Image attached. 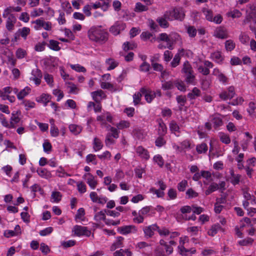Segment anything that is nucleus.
<instances>
[{"mask_svg": "<svg viewBox=\"0 0 256 256\" xmlns=\"http://www.w3.org/2000/svg\"><path fill=\"white\" fill-rule=\"evenodd\" d=\"M108 32L102 26H93L88 31V36L90 40L98 44H104L108 40Z\"/></svg>", "mask_w": 256, "mask_h": 256, "instance_id": "obj_1", "label": "nucleus"}, {"mask_svg": "<svg viewBox=\"0 0 256 256\" xmlns=\"http://www.w3.org/2000/svg\"><path fill=\"white\" fill-rule=\"evenodd\" d=\"M72 232H74L76 235L78 236H89L91 234V232L88 230L86 227L78 225H76L74 227Z\"/></svg>", "mask_w": 256, "mask_h": 256, "instance_id": "obj_2", "label": "nucleus"}, {"mask_svg": "<svg viewBox=\"0 0 256 256\" xmlns=\"http://www.w3.org/2000/svg\"><path fill=\"white\" fill-rule=\"evenodd\" d=\"M126 25L122 22H116L110 28V32L114 36L120 34V32L124 30Z\"/></svg>", "mask_w": 256, "mask_h": 256, "instance_id": "obj_3", "label": "nucleus"}, {"mask_svg": "<svg viewBox=\"0 0 256 256\" xmlns=\"http://www.w3.org/2000/svg\"><path fill=\"white\" fill-rule=\"evenodd\" d=\"M250 12L244 20V24H246L252 20L256 24V5H252L250 6Z\"/></svg>", "mask_w": 256, "mask_h": 256, "instance_id": "obj_4", "label": "nucleus"}, {"mask_svg": "<svg viewBox=\"0 0 256 256\" xmlns=\"http://www.w3.org/2000/svg\"><path fill=\"white\" fill-rule=\"evenodd\" d=\"M170 14L174 17L176 20H180V21L184 19L185 14L182 8H174L172 11L170 12Z\"/></svg>", "mask_w": 256, "mask_h": 256, "instance_id": "obj_5", "label": "nucleus"}, {"mask_svg": "<svg viewBox=\"0 0 256 256\" xmlns=\"http://www.w3.org/2000/svg\"><path fill=\"white\" fill-rule=\"evenodd\" d=\"M158 228L156 224H152L144 228V232L147 238H151L154 234V232Z\"/></svg>", "mask_w": 256, "mask_h": 256, "instance_id": "obj_6", "label": "nucleus"}, {"mask_svg": "<svg viewBox=\"0 0 256 256\" xmlns=\"http://www.w3.org/2000/svg\"><path fill=\"white\" fill-rule=\"evenodd\" d=\"M119 230L122 234H127L130 233H136L137 232V228L134 226L130 225L120 227Z\"/></svg>", "mask_w": 256, "mask_h": 256, "instance_id": "obj_7", "label": "nucleus"}, {"mask_svg": "<svg viewBox=\"0 0 256 256\" xmlns=\"http://www.w3.org/2000/svg\"><path fill=\"white\" fill-rule=\"evenodd\" d=\"M214 36L221 39L226 38L228 37L226 30L221 26L216 29L214 32Z\"/></svg>", "mask_w": 256, "mask_h": 256, "instance_id": "obj_8", "label": "nucleus"}, {"mask_svg": "<svg viewBox=\"0 0 256 256\" xmlns=\"http://www.w3.org/2000/svg\"><path fill=\"white\" fill-rule=\"evenodd\" d=\"M230 176L229 177L230 182L234 186L238 184L240 182L241 176L238 174H235L233 170L230 171Z\"/></svg>", "mask_w": 256, "mask_h": 256, "instance_id": "obj_9", "label": "nucleus"}, {"mask_svg": "<svg viewBox=\"0 0 256 256\" xmlns=\"http://www.w3.org/2000/svg\"><path fill=\"white\" fill-rule=\"evenodd\" d=\"M33 23L36 24V25L40 28L42 27L44 30H50L52 28L51 23L48 22H46L42 19L36 20Z\"/></svg>", "mask_w": 256, "mask_h": 256, "instance_id": "obj_10", "label": "nucleus"}, {"mask_svg": "<svg viewBox=\"0 0 256 256\" xmlns=\"http://www.w3.org/2000/svg\"><path fill=\"white\" fill-rule=\"evenodd\" d=\"M16 22V17L13 14H10L8 18L6 23L7 30L9 31L12 30Z\"/></svg>", "mask_w": 256, "mask_h": 256, "instance_id": "obj_11", "label": "nucleus"}, {"mask_svg": "<svg viewBox=\"0 0 256 256\" xmlns=\"http://www.w3.org/2000/svg\"><path fill=\"white\" fill-rule=\"evenodd\" d=\"M158 134L160 136H164L167 132L166 126L162 119L158 120Z\"/></svg>", "mask_w": 256, "mask_h": 256, "instance_id": "obj_12", "label": "nucleus"}, {"mask_svg": "<svg viewBox=\"0 0 256 256\" xmlns=\"http://www.w3.org/2000/svg\"><path fill=\"white\" fill-rule=\"evenodd\" d=\"M166 18L172 20V19L168 17V12L164 14V17L158 18L156 20L161 27L166 28L168 26V23L166 20Z\"/></svg>", "mask_w": 256, "mask_h": 256, "instance_id": "obj_13", "label": "nucleus"}, {"mask_svg": "<svg viewBox=\"0 0 256 256\" xmlns=\"http://www.w3.org/2000/svg\"><path fill=\"white\" fill-rule=\"evenodd\" d=\"M84 176H88L87 183L92 188L94 189L98 184L97 182L94 180V176L90 173L85 174Z\"/></svg>", "mask_w": 256, "mask_h": 256, "instance_id": "obj_14", "label": "nucleus"}, {"mask_svg": "<svg viewBox=\"0 0 256 256\" xmlns=\"http://www.w3.org/2000/svg\"><path fill=\"white\" fill-rule=\"evenodd\" d=\"M136 152L142 158L148 160L150 156L148 153L146 149L142 146H139L136 148Z\"/></svg>", "mask_w": 256, "mask_h": 256, "instance_id": "obj_15", "label": "nucleus"}, {"mask_svg": "<svg viewBox=\"0 0 256 256\" xmlns=\"http://www.w3.org/2000/svg\"><path fill=\"white\" fill-rule=\"evenodd\" d=\"M140 92L144 96L146 100L148 102H150L154 98L152 92H148L147 90L144 88H140Z\"/></svg>", "mask_w": 256, "mask_h": 256, "instance_id": "obj_16", "label": "nucleus"}, {"mask_svg": "<svg viewBox=\"0 0 256 256\" xmlns=\"http://www.w3.org/2000/svg\"><path fill=\"white\" fill-rule=\"evenodd\" d=\"M182 72L184 74H186L188 73L190 74V72H194V70H192V68L191 64L188 61H186L183 65L182 68Z\"/></svg>", "mask_w": 256, "mask_h": 256, "instance_id": "obj_17", "label": "nucleus"}, {"mask_svg": "<svg viewBox=\"0 0 256 256\" xmlns=\"http://www.w3.org/2000/svg\"><path fill=\"white\" fill-rule=\"evenodd\" d=\"M200 90L196 87H194L192 92L188 93L187 95L188 98L190 100L195 99L196 98L200 96Z\"/></svg>", "mask_w": 256, "mask_h": 256, "instance_id": "obj_18", "label": "nucleus"}, {"mask_svg": "<svg viewBox=\"0 0 256 256\" xmlns=\"http://www.w3.org/2000/svg\"><path fill=\"white\" fill-rule=\"evenodd\" d=\"M69 129L70 132L74 135L80 134L82 130V128L80 126L74 124H70Z\"/></svg>", "mask_w": 256, "mask_h": 256, "instance_id": "obj_19", "label": "nucleus"}, {"mask_svg": "<svg viewBox=\"0 0 256 256\" xmlns=\"http://www.w3.org/2000/svg\"><path fill=\"white\" fill-rule=\"evenodd\" d=\"M30 30L26 27H24L21 29H19L16 34L18 36H21L24 39L26 38L27 36L30 34Z\"/></svg>", "mask_w": 256, "mask_h": 256, "instance_id": "obj_20", "label": "nucleus"}, {"mask_svg": "<svg viewBox=\"0 0 256 256\" xmlns=\"http://www.w3.org/2000/svg\"><path fill=\"white\" fill-rule=\"evenodd\" d=\"M36 172H38V174L41 177L45 178H46L51 177L50 172L45 168L38 169Z\"/></svg>", "mask_w": 256, "mask_h": 256, "instance_id": "obj_21", "label": "nucleus"}, {"mask_svg": "<svg viewBox=\"0 0 256 256\" xmlns=\"http://www.w3.org/2000/svg\"><path fill=\"white\" fill-rule=\"evenodd\" d=\"M222 230V228L219 224H215L212 226L211 228L208 231V233L209 236H214L218 230Z\"/></svg>", "mask_w": 256, "mask_h": 256, "instance_id": "obj_22", "label": "nucleus"}, {"mask_svg": "<svg viewBox=\"0 0 256 256\" xmlns=\"http://www.w3.org/2000/svg\"><path fill=\"white\" fill-rule=\"evenodd\" d=\"M30 88L29 87H26L17 94L18 99L22 100L24 96H27L30 93Z\"/></svg>", "mask_w": 256, "mask_h": 256, "instance_id": "obj_23", "label": "nucleus"}, {"mask_svg": "<svg viewBox=\"0 0 256 256\" xmlns=\"http://www.w3.org/2000/svg\"><path fill=\"white\" fill-rule=\"evenodd\" d=\"M202 12L206 16V20L210 22H212L213 20V13L212 11L210 10L204 8L202 9Z\"/></svg>", "mask_w": 256, "mask_h": 256, "instance_id": "obj_24", "label": "nucleus"}, {"mask_svg": "<svg viewBox=\"0 0 256 256\" xmlns=\"http://www.w3.org/2000/svg\"><path fill=\"white\" fill-rule=\"evenodd\" d=\"M208 149V148L206 144L204 142L197 145L196 147V152L198 154L206 153Z\"/></svg>", "mask_w": 256, "mask_h": 256, "instance_id": "obj_25", "label": "nucleus"}, {"mask_svg": "<svg viewBox=\"0 0 256 256\" xmlns=\"http://www.w3.org/2000/svg\"><path fill=\"white\" fill-rule=\"evenodd\" d=\"M104 92L102 90L95 91L92 92V98L96 102H100V99L98 98L102 96Z\"/></svg>", "mask_w": 256, "mask_h": 256, "instance_id": "obj_26", "label": "nucleus"}, {"mask_svg": "<svg viewBox=\"0 0 256 256\" xmlns=\"http://www.w3.org/2000/svg\"><path fill=\"white\" fill-rule=\"evenodd\" d=\"M103 145L100 141V140L97 138H95L94 140V146L93 148L95 151H98L102 148Z\"/></svg>", "mask_w": 256, "mask_h": 256, "instance_id": "obj_27", "label": "nucleus"}, {"mask_svg": "<svg viewBox=\"0 0 256 256\" xmlns=\"http://www.w3.org/2000/svg\"><path fill=\"white\" fill-rule=\"evenodd\" d=\"M218 188V184L216 183H212L206 190L205 194L206 196L209 195L212 192H214Z\"/></svg>", "mask_w": 256, "mask_h": 256, "instance_id": "obj_28", "label": "nucleus"}, {"mask_svg": "<svg viewBox=\"0 0 256 256\" xmlns=\"http://www.w3.org/2000/svg\"><path fill=\"white\" fill-rule=\"evenodd\" d=\"M106 63L107 64L109 65V66L108 68V70L114 69L118 65V62H116L112 58H108V60H107L106 61Z\"/></svg>", "mask_w": 256, "mask_h": 256, "instance_id": "obj_29", "label": "nucleus"}, {"mask_svg": "<svg viewBox=\"0 0 256 256\" xmlns=\"http://www.w3.org/2000/svg\"><path fill=\"white\" fill-rule=\"evenodd\" d=\"M105 213L104 210L96 213L94 216V218L96 221L98 222H100L102 220L104 221L106 218Z\"/></svg>", "mask_w": 256, "mask_h": 256, "instance_id": "obj_30", "label": "nucleus"}, {"mask_svg": "<svg viewBox=\"0 0 256 256\" xmlns=\"http://www.w3.org/2000/svg\"><path fill=\"white\" fill-rule=\"evenodd\" d=\"M50 100V96L48 94H42L38 100V102H42L44 106H46Z\"/></svg>", "mask_w": 256, "mask_h": 256, "instance_id": "obj_31", "label": "nucleus"}, {"mask_svg": "<svg viewBox=\"0 0 256 256\" xmlns=\"http://www.w3.org/2000/svg\"><path fill=\"white\" fill-rule=\"evenodd\" d=\"M58 44L59 42L58 41L54 40H50L49 48L54 50L58 51L60 49Z\"/></svg>", "mask_w": 256, "mask_h": 256, "instance_id": "obj_32", "label": "nucleus"}, {"mask_svg": "<svg viewBox=\"0 0 256 256\" xmlns=\"http://www.w3.org/2000/svg\"><path fill=\"white\" fill-rule=\"evenodd\" d=\"M136 46H137L135 43L130 44L128 42H126L123 44V49L125 52L130 50H134Z\"/></svg>", "mask_w": 256, "mask_h": 256, "instance_id": "obj_33", "label": "nucleus"}, {"mask_svg": "<svg viewBox=\"0 0 256 256\" xmlns=\"http://www.w3.org/2000/svg\"><path fill=\"white\" fill-rule=\"evenodd\" d=\"M211 57L217 62H221L223 60L221 53L220 52H216L212 54Z\"/></svg>", "mask_w": 256, "mask_h": 256, "instance_id": "obj_34", "label": "nucleus"}, {"mask_svg": "<svg viewBox=\"0 0 256 256\" xmlns=\"http://www.w3.org/2000/svg\"><path fill=\"white\" fill-rule=\"evenodd\" d=\"M180 57L179 55V54H176L174 56L172 62L170 63L171 66L173 68H176L180 64Z\"/></svg>", "mask_w": 256, "mask_h": 256, "instance_id": "obj_35", "label": "nucleus"}, {"mask_svg": "<svg viewBox=\"0 0 256 256\" xmlns=\"http://www.w3.org/2000/svg\"><path fill=\"white\" fill-rule=\"evenodd\" d=\"M174 87V82L172 81L165 82L162 84V88L164 90H168L172 89Z\"/></svg>", "mask_w": 256, "mask_h": 256, "instance_id": "obj_36", "label": "nucleus"}, {"mask_svg": "<svg viewBox=\"0 0 256 256\" xmlns=\"http://www.w3.org/2000/svg\"><path fill=\"white\" fill-rule=\"evenodd\" d=\"M148 10V8L143 5L140 2H138L136 4L135 11L136 12H142L144 11H146Z\"/></svg>", "mask_w": 256, "mask_h": 256, "instance_id": "obj_37", "label": "nucleus"}, {"mask_svg": "<svg viewBox=\"0 0 256 256\" xmlns=\"http://www.w3.org/2000/svg\"><path fill=\"white\" fill-rule=\"evenodd\" d=\"M70 66L72 70H74L78 72H86V68L82 66H81L80 65L78 64H70Z\"/></svg>", "mask_w": 256, "mask_h": 256, "instance_id": "obj_38", "label": "nucleus"}, {"mask_svg": "<svg viewBox=\"0 0 256 256\" xmlns=\"http://www.w3.org/2000/svg\"><path fill=\"white\" fill-rule=\"evenodd\" d=\"M254 242V240L250 238H247L246 239L240 240L238 242V244L240 246H245L248 244H252Z\"/></svg>", "mask_w": 256, "mask_h": 256, "instance_id": "obj_39", "label": "nucleus"}, {"mask_svg": "<svg viewBox=\"0 0 256 256\" xmlns=\"http://www.w3.org/2000/svg\"><path fill=\"white\" fill-rule=\"evenodd\" d=\"M187 32L190 37H194L196 36L197 30L194 26H189L187 28Z\"/></svg>", "mask_w": 256, "mask_h": 256, "instance_id": "obj_40", "label": "nucleus"}, {"mask_svg": "<svg viewBox=\"0 0 256 256\" xmlns=\"http://www.w3.org/2000/svg\"><path fill=\"white\" fill-rule=\"evenodd\" d=\"M187 186L188 182L184 180L178 184V189L180 192H184Z\"/></svg>", "mask_w": 256, "mask_h": 256, "instance_id": "obj_41", "label": "nucleus"}, {"mask_svg": "<svg viewBox=\"0 0 256 256\" xmlns=\"http://www.w3.org/2000/svg\"><path fill=\"white\" fill-rule=\"evenodd\" d=\"M225 46L227 50L231 51L235 47V44L232 40H228L225 42Z\"/></svg>", "mask_w": 256, "mask_h": 256, "instance_id": "obj_42", "label": "nucleus"}, {"mask_svg": "<svg viewBox=\"0 0 256 256\" xmlns=\"http://www.w3.org/2000/svg\"><path fill=\"white\" fill-rule=\"evenodd\" d=\"M52 198L54 199V202H58L60 200L62 195L59 192H54L52 194Z\"/></svg>", "mask_w": 256, "mask_h": 256, "instance_id": "obj_43", "label": "nucleus"}, {"mask_svg": "<svg viewBox=\"0 0 256 256\" xmlns=\"http://www.w3.org/2000/svg\"><path fill=\"white\" fill-rule=\"evenodd\" d=\"M142 95V94L140 91V92L136 93L133 96L134 102V105H136L140 103Z\"/></svg>", "mask_w": 256, "mask_h": 256, "instance_id": "obj_44", "label": "nucleus"}, {"mask_svg": "<svg viewBox=\"0 0 256 256\" xmlns=\"http://www.w3.org/2000/svg\"><path fill=\"white\" fill-rule=\"evenodd\" d=\"M176 101L181 106H184L186 102V98L185 96H178L176 98Z\"/></svg>", "mask_w": 256, "mask_h": 256, "instance_id": "obj_45", "label": "nucleus"}, {"mask_svg": "<svg viewBox=\"0 0 256 256\" xmlns=\"http://www.w3.org/2000/svg\"><path fill=\"white\" fill-rule=\"evenodd\" d=\"M174 85L178 88V89L180 91L184 92L186 90L185 85L182 82H175Z\"/></svg>", "mask_w": 256, "mask_h": 256, "instance_id": "obj_46", "label": "nucleus"}, {"mask_svg": "<svg viewBox=\"0 0 256 256\" xmlns=\"http://www.w3.org/2000/svg\"><path fill=\"white\" fill-rule=\"evenodd\" d=\"M220 140L222 142L226 144H228L230 142V139L229 136L224 133L220 134Z\"/></svg>", "mask_w": 256, "mask_h": 256, "instance_id": "obj_47", "label": "nucleus"}, {"mask_svg": "<svg viewBox=\"0 0 256 256\" xmlns=\"http://www.w3.org/2000/svg\"><path fill=\"white\" fill-rule=\"evenodd\" d=\"M186 194L188 196V198H196L198 196V193L195 192L192 188H190L187 190Z\"/></svg>", "mask_w": 256, "mask_h": 256, "instance_id": "obj_48", "label": "nucleus"}, {"mask_svg": "<svg viewBox=\"0 0 256 256\" xmlns=\"http://www.w3.org/2000/svg\"><path fill=\"white\" fill-rule=\"evenodd\" d=\"M186 75V81L188 84H192L195 78V76L194 74V72L188 73L185 74Z\"/></svg>", "mask_w": 256, "mask_h": 256, "instance_id": "obj_49", "label": "nucleus"}, {"mask_svg": "<svg viewBox=\"0 0 256 256\" xmlns=\"http://www.w3.org/2000/svg\"><path fill=\"white\" fill-rule=\"evenodd\" d=\"M186 75V81L188 84H192L195 78V76L194 74V72L188 73L185 74Z\"/></svg>", "mask_w": 256, "mask_h": 256, "instance_id": "obj_50", "label": "nucleus"}, {"mask_svg": "<svg viewBox=\"0 0 256 256\" xmlns=\"http://www.w3.org/2000/svg\"><path fill=\"white\" fill-rule=\"evenodd\" d=\"M53 230V228L52 227H48L44 230H42L40 232V234L41 236H46L48 234H49L52 232Z\"/></svg>", "mask_w": 256, "mask_h": 256, "instance_id": "obj_51", "label": "nucleus"}, {"mask_svg": "<svg viewBox=\"0 0 256 256\" xmlns=\"http://www.w3.org/2000/svg\"><path fill=\"white\" fill-rule=\"evenodd\" d=\"M46 45V42H39L35 46L34 49L38 52L43 51L45 48Z\"/></svg>", "mask_w": 256, "mask_h": 256, "instance_id": "obj_52", "label": "nucleus"}, {"mask_svg": "<svg viewBox=\"0 0 256 256\" xmlns=\"http://www.w3.org/2000/svg\"><path fill=\"white\" fill-rule=\"evenodd\" d=\"M192 206H185L182 207L180 209V210L184 215H186L185 214L186 213H190L192 211Z\"/></svg>", "mask_w": 256, "mask_h": 256, "instance_id": "obj_53", "label": "nucleus"}, {"mask_svg": "<svg viewBox=\"0 0 256 256\" xmlns=\"http://www.w3.org/2000/svg\"><path fill=\"white\" fill-rule=\"evenodd\" d=\"M170 128L171 131L174 132H180V128L177 124L174 121L170 123Z\"/></svg>", "mask_w": 256, "mask_h": 256, "instance_id": "obj_54", "label": "nucleus"}, {"mask_svg": "<svg viewBox=\"0 0 256 256\" xmlns=\"http://www.w3.org/2000/svg\"><path fill=\"white\" fill-rule=\"evenodd\" d=\"M130 126V122L127 121H121L117 124L116 126L119 129H123L128 128Z\"/></svg>", "mask_w": 256, "mask_h": 256, "instance_id": "obj_55", "label": "nucleus"}, {"mask_svg": "<svg viewBox=\"0 0 256 256\" xmlns=\"http://www.w3.org/2000/svg\"><path fill=\"white\" fill-rule=\"evenodd\" d=\"M154 161L162 167L164 165V160L162 158L160 155H157L154 158Z\"/></svg>", "mask_w": 256, "mask_h": 256, "instance_id": "obj_56", "label": "nucleus"}, {"mask_svg": "<svg viewBox=\"0 0 256 256\" xmlns=\"http://www.w3.org/2000/svg\"><path fill=\"white\" fill-rule=\"evenodd\" d=\"M155 143L157 146L160 147L166 144V141L162 136H160L156 140Z\"/></svg>", "mask_w": 256, "mask_h": 256, "instance_id": "obj_57", "label": "nucleus"}, {"mask_svg": "<svg viewBox=\"0 0 256 256\" xmlns=\"http://www.w3.org/2000/svg\"><path fill=\"white\" fill-rule=\"evenodd\" d=\"M212 122L216 127H218L222 125V121L221 118L218 116H215L213 118Z\"/></svg>", "mask_w": 256, "mask_h": 256, "instance_id": "obj_58", "label": "nucleus"}, {"mask_svg": "<svg viewBox=\"0 0 256 256\" xmlns=\"http://www.w3.org/2000/svg\"><path fill=\"white\" fill-rule=\"evenodd\" d=\"M159 38L160 40L164 41L166 42H170L172 40L170 38L166 33H162L160 34Z\"/></svg>", "mask_w": 256, "mask_h": 256, "instance_id": "obj_59", "label": "nucleus"}, {"mask_svg": "<svg viewBox=\"0 0 256 256\" xmlns=\"http://www.w3.org/2000/svg\"><path fill=\"white\" fill-rule=\"evenodd\" d=\"M40 250L44 254H48L50 251V249L49 248L48 246L47 245H46L44 243L40 244Z\"/></svg>", "mask_w": 256, "mask_h": 256, "instance_id": "obj_60", "label": "nucleus"}, {"mask_svg": "<svg viewBox=\"0 0 256 256\" xmlns=\"http://www.w3.org/2000/svg\"><path fill=\"white\" fill-rule=\"evenodd\" d=\"M77 187L80 192L84 193L86 192V186L83 182H78Z\"/></svg>", "mask_w": 256, "mask_h": 256, "instance_id": "obj_61", "label": "nucleus"}, {"mask_svg": "<svg viewBox=\"0 0 256 256\" xmlns=\"http://www.w3.org/2000/svg\"><path fill=\"white\" fill-rule=\"evenodd\" d=\"M68 84L69 86L68 88H70V93H77L78 90V88L76 87V86L72 82H68Z\"/></svg>", "mask_w": 256, "mask_h": 256, "instance_id": "obj_62", "label": "nucleus"}, {"mask_svg": "<svg viewBox=\"0 0 256 256\" xmlns=\"http://www.w3.org/2000/svg\"><path fill=\"white\" fill-rule=\"evenodd\" d=\"M44 13V10L42 8H38V10H34L32 12L30 16L32 17H36L41 16Z\"/></svg>", "mask_w": 256, "mask_h": 256, "instance_id": "obj_63", "label": "nucleus"}, {"mask_svg": "<svg viewBox=\"0 0 256 256\" xmlns=\"http://www.w3.org/2000/svg\"><path fill=\"white\" fill-rule=\"evenodd\" d=\"M198 70L200 72L202 73L204 76H207L210 74L209 68H204L202 66H200L198 68Z\"/></svg>", "mask_w": 256, "mask_h": 256, "instance_id": "obj_64", "label": "nucleus"}]
</instances>
